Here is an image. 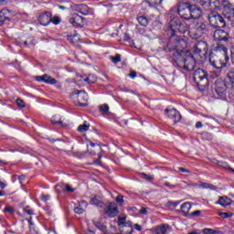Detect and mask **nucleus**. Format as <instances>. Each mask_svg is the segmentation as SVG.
Masks as SVG:
<instances>
[{
  "instance_id": "nucleus-6",
  "label": "nucleus",
  "mask_w": 234,
  "mask_h": 234,
  "mask_svg": "<svg viewBox=\"0 0 234 234\" xmlns=\"http://www.w3.org/2000/svg\"><path fill=\"white\" fill-rule=\"evenodd\" d=\"M194 81L199 89H207L209 87V79H207V71L197 69L194 72Z\"/></svg>"
},
{
  "instance_id": "nucleus-51",
  "label": "nucleus",
  "mask_w": 234,
  "mask_h": 234,
  "mask_svg": "<svg viewBox=\"0 0 234 234\" xmlns=\"http://www.w3.org/2000/svg\"><path fill=\"white\" fill-rule=\"evenodd\" d=\"M24 45H25V47H32V45H34V42L32 41V40H26L25 42H24Z\"/></svg>"
},
{
  "instance_id": "nucleus-5",
  "label": "nucleus",
  "mask_w": 234,
  "mask_h": 234,
  "mask_svg": "<svg viewBox=\"0 0 234 234\" xmlns=\"http://www.w3.org/2000/svg\"><path fill=\"white\" fill-rule=\"evenodd\" d=\"M208 50L207 42L200 40L194 46V58H197L199 63H202L206 61V56H207Z\"/></svg>"
},
{
  "instance_id": "nucleus-4",
  "label": "nucleus",
  "mask_w": 234,
  "mask_h": 234,
  "mask_svg": "<svg viewBox=\"0 0 234 234\" xmlns=\"http://www.w3.org/2000/svg\"><path fill=\"white\" fill-rule=\"evenodd\" d=\"M229 61V55L209 54V63L213 69L217 70H222L224 67H228Z\"/></svg>"
},
{
  "instance_id": "nucleus-45",
  "label": "nucleus",
  "mask_w": 234,
  "mask_h": 234,
  "mask_svg": "<svg viewBox=\"0 0 234 234\" xmlns=\"http://www.w3.org/2000/svg\"><path fill=\"white\" fill-rule=\"evenodd\" d=\"M24 213H27V215H34V210L27 206L24 208Z\"/></svg>"
},
{
  "instance_id": "nucleus-7",
  "label": "nucleus",
  "mask_w": 234,
  "mask_h": 234,
  "mask_svg": "<svg viewBox=\"0 0 234 234\" xmlns=\"http://www.w3.org/2000/svg\"><path fill=\"white\" fill-rule=\"evenodd\" d=\"M208 21L213 28H224V27H226V20H224V17L217 12L208 14Z\"/></svg>"
},
{
  "instance_id": "nucleus-43",
  "label": "nucleus",
  "mask_w": 234,
  "mask_h": 234,
  "mask_svg": "<svg viewBox=\"0 0 234 234\" xmlns=\"http://www.w3.org/2000/svg\"><path fill=\"white\" fill-rule=\"evenodd\" d=\"M51 23H53V25H59L61 23V18L59 16H54L51 18Z\"/></svg>"
},
{
  "instance_id": "nucleus-40",
  "label": "nucleus",
  "mask_w": 234,
  "mask_h": 234,
  "mask_svg": "<svg viewBox=\"0 0 234 234\" xmlns=\"http://www.w3.org/2000/svg\"><path fill=\"white\" fill-rule=\"evenodd\" d=\"M219 217H221V218H230V217H233V213H230V212H220L219 213Z\"/></svg>"
},
{
  "instance_id": "nucleus-33",
  "label": "nucleus",
  "mask_w": 234,
  "mask_h": 234,
  "mask_svg": "<svg viewBox=\"0 0 234 234\" xmlns=\"http://www.w3.org/2000/svg\"><path fill=\"white\" fill-rule=\"evenodd\" d=\"M137 21L142 27H147V25L149 24V21L145 16H138Z\"/></svg>"
},
{
  "instance_id": "nucleus-16",
  "label": "nucleus",
  "mask_w": 234,
  "mask_h": 234,
  "mask_svg": "<svg viewBox=\"0 0 234 234\" xmlns=\"http://www.w3.org/2000/svg\"><path fill=\"white\" fill-rule=\"evenodd\" d=\"M199 3L205 10H217L219 5L218 0H200Z\"/></svg>"
},
{
  "instance_id": "nucleus-41",
  "label": "nucleus",
  "mask_w": 234,
  "mask_h": 234,
  "mask_svg": "<svg viewBox=\"0 0 234 234\" xmlns=\"http://www.w3.org/2000/svg\"><path fill=\"white\" fill-rule=\"evenodd\" d=\"M100 111L103 112L104 114H107L109 112V105L108 104H102L100 106Z\"/></svg>"
},
{
  "instance_id": "nucleus-61",
  "label": "nucleus",
  "mask_w": 234,
  "mask_h": 234,
  "mask_svg": "<svg viewBox=\"0 0 234 234\" xmlns=\"http://www.w3.org/2000/svg\"><path fill=\"white\" fill-rule=\"evenodd\" d=\"M130 78H132V80H134V78H136V71H132L130 74H129Z\"/></svg>"
},
{
  "instance_id": "nucleus-58",
  "label": "nucleus",
  "mask_w": 234,
  "mask_h": 234,
  "mask_svg": "<svg viewBox=\"0 0 234 234\" xmlns=\"http://www.w3.org/2000/svg\"><path fill=\"white\" fill-rule=\"evenodd\" d=\"M133 228H134V229H136L137 231H142V226H140L139 224H134Z\"/></svg>"
},
{
  "instance_id": "nucleus-11",
  "label": "nucleus",
  "mask_w": 234,
  "mask_h": 234,
  "mask_svg": "<svg viewBox=\"0 0 234 234\" xmlns=\"http://www.w3.org/2000/svg\"><path fill=\"white\" fill-rule=\"evenodd\" d=\"M223 10L229 21H234V5L229 0H223Z\"/></svg>"
},
{
  "instance_id": "nucleus-26",
  "label": "nucleus",
  "mask_w": 234,
  "mask_h": 234,
  "mask_svg": "<svg viewBox=\"0 0 234 234\" xmlns=\"http://www.w3.org/2000/svg\"><path fill=\"white\" fill-rule=\"evenodd\" d=\"M96 76L89 75L88 77H81L80 81H84L85 83H96Z\"/></svg>"
},
{
  "instance_id": "nucleus-30",
  "label": "nucleus",
  "mask_w": 234,
  "mask_h": 234,
  "mask_svg": "<svg viewBox=\"0 0 234 234\" xmlns=\"http://www.w3.org/2000/svg\"><path fill=\"white\" fill-rule=\"evenodd\" d=\"M217 165H218V167H222L223 169H229V171H231L232 173H234V169L231 168L228 163L224 162V161H219L217 162Z\"/></svg>"
},
{
  "instance_id": "nucleus-62",
  "label": "nucleus",
  "mask_w": 234,
  "mask_h": 234,
  "mask_svg": "<svg viewBox=\"0 0 234 234\" xmlns=\"http://www.w3.org/2000/svg\"><path fill=\"white\" fill-rule=\"evenodd\" d=\"M179 171H180L181 173H190L189 170H187V169H186V168H184V167H179Z\"/></svg>"
},
{
  "instance_id": "nucleus-2",
  "label": "nucleus",
  "mask_w": 234,
  "mask_h": 234,
  "mask_svg": "<svg viewBox=\"0 0 234 234\" xmlns=\"http://www.w3.org/2000/svg\"><path fill=\"white\" fill-rule=\"evenodd\" d=\"M189 25L186 22L180 21V19L174 17L170 21V40L167 44L168 50H175V48L180 47V45H186V40L176 37V32L179 34H186L189 32Z\"/></svg>"
},
{
  "instance_id": "nucleus-20",
  "label": "nucleus",
  "mask_w": 234,
  "mask_h": 234,
  "mask_svg": "<svg viewBox=\"0 0 234 234\" xmlns=\"http://www.w3.org/2000/svg\"><path fill=\"white\" fill-rule=\"evenodd\" d=\"M210 54H219V56H229L228 55V48L222 44H217V46L214 48V52H211Z\"/></svg>"
},
{
  "instance_id": "nucleus-31",
  "label": "nucleus",
  "mask_w": 234,
  "mask_h": 234,
  "mask_svg": "<svg viewBox=\"0 0 234 234\" xmlns=\"http://www.w3.org/2000/svg\"><path fill=\"white\" fill-rule=\"evenodd\" d=\"M93 224H94L95 227L98 228V229H100V231H102V233H106L107 232V226L101 224V222L94 221Z\"/></svg>"
},
{
  "instance_id": "nucleus-56",
  "label": "nucleus",
  "mask_w": 234,
  "mask_h": 234,
  "mask_svg": "<svg viewBox=\"0 0 234 234\" xmlns=\"http://www.w3.org/2000/svg\"><path fill=\"white\" fill-rule=\"evenodd\" d=\"M45 211L48 213V215H52V210L50 209V207L47 206L45 207Z\"/></svg>"
},
{
  "instance_id": "nucleus-54",
  "label": "nucleus",
  "mask_w": 234,
  "mask_h": 234,
  "mask_svg": "<svg viewBox=\"0 0 234 234\" xmlns=\"http://www.w3.org/2000/svg\"><path fill=\"white\" fill-rule=\"evenodd\" d=\"M37 81H44L45 82V75L43 76H37L36 77Z\"/></svg>"
},
{
  "instance_id": "nucleus-50",
  "label": "nucleus",
  "mask_w": 234,
  "mask_h": 234,
  "mask_svg": "<svg viewBox=\"0 0 234 234\" xmlns=\"http://www.w3.org/2000/svg\"><path fill=\"white\" fill-rule=\"evenodd\" d=\"M51 123H52L53 125H62V126H63V122H61V121H56V120H54V119L51 120Z\"/></svg>"
},
{
  "instance_id": "nucleus-19",
  "label": "nucleus",
  "mask_w": 234,
  "mask_h": 234,
  "mask_svg": "<svg viewBox=\"0 0 234 234\" xmlns=\"http://www.w3.org/2000/svg\"><path fill=\"white\" fill-rule=\"evenodd\" d=\"M85 18L78 14H74L73 16L69 19V23L73 25V27H81L83 20Z\"/></svg>"
},
{
  "instance_id": "nucleus-21",
  "label": "nucleus",
  "mask_w": 234,
  "mask_h": 234,
  "mask_svg": "<svg viewBox=\"0 0 234 234\" xmlns=\"http://www.w3.org/2000/svg\"><path fill=\"white\" fill-rule=\"evenodd\" d=\"M81 206H83L84 207H87V206H89V204L85 200L81 201L80 204H79V207H76L74 208V212L77 215H83V213L85 212V208H83V207H81Z\"/></svg>"
},
{
  "instance_id": "nucleus-15",
  "label": "nucleus",
  "mask_w": 234,
  "mask_h": 234,
  "mask_svg": "<svg viewBox=\"0 0 234 234\" xmlns=\"http://www.w3.org/2000/svg\"><path fill=\"white\" fill-rule=\"evenodd\" d=\"M213 37L216 41H229V33L224 29H216Z\"/></svg>"
},
{
  "instance_id": "nucleus-18",
  "label": "nucleus",
  "mask_w": 234,
  "mask_h": 234,
  "mask_svg": "<svg viewBox=\"0 0 234 234\" xmlns=\"http://www.w3.org/2000/svg\"><path fill=\"white\" fill-rule=\"evenodd\" d=\"M75 10H76V12H79L82 16H90V15L94 14L92 9L90 8L89 6H87V5H85V4H80V5H76Z\"/></svg>"
},
{
  "instance_id": "nucleus-38",
  "label": "nucleus",
  "mask_w": 234,
  "mask_h": 234,
  "mask_svg": "<svg viewBox=\"0 0 234 234\" xmlns=\"http://www.w3.org/2000/svg\"><path fill=\"white\" fill-rule=\"evenodd\" d=\"M126 220H127V217H118V221H117V224H118V226H125V222H126Z\"/></svg>"
},
{
  "instance_id": "nucleus-35",
  "label": "nucleus",
  "mask_w": 234,
  "mask_h": 234,
  "mask_svg": "<svg viewBox=\"0 0 234 234\" xmlns=\"http://www.w3.org/2000/svg\"><path fill=\"white\" fill-rule=\"evenodd\" d=\"M202 140H207V142L213 140V135L210 133L204 132L201 133Z\"/></svg>"
},
{
  "instance_id": "nucleus-34",
  "label": "nucleus",
  "mask_w": 234,
  "mask_h": 234,
  "mask_svg": "<svg viewBox=\"0 0 234 234\" xmlns=\"http://www.w3.org/2000/svg\"><path fill=\"white\" fill-rule=\"evenodd\" d=\"M165 233H167V229H165V226L161 225L156 227L155 234H165Z\"/></svg>"
},
{
  "instance_id": "nucleus-52",
  "label": "nucleus",
  "mask_w": 234,
  "mask_h": 234,
  "mask_svg": "<svg viewBox=\"0 0 234 234\" xmlns=\"http://www.w3.org/2000/svg\"><path fill=\"white\" fill-rule=\"evenodd\" d=\"M49 198H50V196H48V195H47V196L42 195V196H41V200H42L43 202H48V200H49Z\"/></svg>"
},
{
  "instance_id": "nucleus-59",
  "label": "nucleus",
  "mask_w": 234,
  "mask_h": 234,
  "mask_svg": "<svg viewBox=\"0 0 234 234\" xmlns=\"http://www.w3.org/2000/svg\"><path fill=\"white\" fill-rule=\"evenodd\" d=\"M201 187H203L204 189H208L209 188V184L207 183H201Z\"/></svg>"
},
{
  "instance_id": "nucleus-46",
  "label": "nucleus",
  "mask_w": 234,
  "mask_h": 234,
  "mask_svg": "<svg viewBox=\"0 0 234 234\" xmlns=\"http://www.w3.org/2000/svg\"><path fill=\"white\" fill-rule=\"evenodd\" d=\"M230 58H231L232 64L234 65V44L230 47Z\"/></svg>"
},
{
  "instance_id": "nucleus-55",
  "label": "nucleus",
  "mask_w": 234,
  "mask_h": 234,
  "mask_svg": "<svg viewBox=\"0 0 234 234\" xmlns=\"http://www.w3.org/2000/svg\"><path fill=\"white\" fill-rule=\"evenodd\" d=\"M123 40H124V41H131V36H129L128 33H125V34H124Z\"/></svg>"
},
{
  "instance_id": "nucleus-25",
  "label": "nucleus",
  "mask_w": 234,
  "mask_h": 234,
  "mask_svg": "<svg viewBox=\"0 0 234 234\" xmlns=\"http://www.w3.org/2000/svg\"><path fill=\"white\" fill-rule=\"evenodd\" d=\"M90 204H91V206H96L97 207H103V202L100 200V197H98V196L93 197L90 199Z\"/></svg>"
},
{
  "instance_id": "nucleus-3",
  "label": "nucleus",
  "mask_w": 234,
  "mask_h": 234,
  "mask_svg": "<svg viewBox=\"0 0 234 234\" xmlns=\"http://www.w3.org/2000/svg\"><path fill=\"white\" fill-rule=\"evenodd\" d=\"M207 32V25L204 21L195 20L189 28L188 34L192 39H200Z\"/></svg>"
},
{
  "instance_id": "nucleus-64",
  "label": "nucleus",
  "mask_w": 234,
  "mask_h": 234,
  "mask_svg": "<svg viewBox=\"0 0 234 234\" xmlns=\"http://www.w3.org/2000/svg\"><path fill=\"white\" fill-rule=\"evenodd\" d=\"M166 187H170L171 189H173V187H175L174 185H170L169 182H165L164 184Z\"/></svg>"
},
{
  "instance_id": "nucleus-60",
  "label": "nucleus",
  "mask_w": 234,
  "mask_h": 234,
  "mask_svg": "<svg viewBox=\"0 0 234 234\" xmlns=\"http://www.w3.org/2000/svg\"><path fill=\"white\" fill-rule=\"evenodd\" d=\"M140 213L141 215H147V208L145 207L141 208Z\"/></svg>"
},
{
  "instance_id": "nucleus-32",
  "label": "nucleus",
  "mask_w": 234,
  "mask_h": 234,
  "mask_svg": "<svg viewBox=\"0 0 234 234\" xmlns=\"http://www.w3.org/2000/svg\"><path fill=\"white\" fill-rule=\"evenodd\" d=\"M90 127V124H87V121H85L83 124H81L78 127L77 131L79 133H85V132L89 131Z\"/></svg>"
},
{
  "instance_id": "nucleus-24",
  "label": "nucleus",
  "mask_w": 234,
  "mask_h": 234,
  "mask_svg": "<svg viewBox=\"0 0 234 234\" xmlns=\"http://www.w3.org/2000/svg\"><path fill=\"white\" fill-rule=\"evenodd\" d=\"M231 202V199L229 198L228 197H219L218 204H219L223 207H226L227 206H230Z\"/></svg>"
},
{
  "instance_id": "nucleus-29",
  "label": "nucleus",
  "mask_w": 234,
  "mask_h": 234,
  "mask_svg": "<svg viewBox=\"0 0 234 234\" xmlns=\"http://www.w3.org/2000/svg\"><path fill=\"white\" fill-rule=\"evenodd\" d=\"M44 83H48L49 85H56L58 80L56 79L45 74L44 75Z\"/></svg>"
},
{
  "instance_id": "nucleus-53",
  "label": "nucleus",
  "mask_w": 234,
  "mask_h": 234,
  "mask_svg": "<svg viewBox=\"0 0 234 234\" xmlns=\"http://www.w3.org/2000/svg\"><path fill=\"white\" fill-rule=\"evenodd\" d=\"M74 37H76V36H72V35L67 36V38L69 39V41H70V43H75Z\"/></svg>"
},
{
  "instance_id": "nucleus-10",
  "label": "nucleus",
  "mask_w": 234,
  "mask_h": 234,
  "mask_svg": "<svg viewBox=\"0 0 234 234\" xmlns=\"http://www.w3.org/2000/svg\"><path fill=\"white\" fill-rule=\"evenodd\" d=\"M70 98H77L79 105L80 107H87V101H89V95L85 90H74Z\"/></svg>"
},
{
  "instance_id": "nucleus-1",
  "label": "nucleus",
  "mask_w": 234,
  "mask_h": 234,
  "mask_svg": "<svg viewBox=\"0 0 234 234\" xmlns=\"http://www.w3.org/2000/svg\"><path fill=\"white\" fill-rule=\"evenodd\" d=\"M186 47L185 45H179L175 49L169 50V48H167V45L163 48V50L165 52H174L173 53V64L175 67H178L179 69H183V70H186L187 72H191L195 70V63H197V58H195V56L187 50L180 49L184 48Z\"/></svg>"
},
{
  "instance_id": "nucleus-9",
  "label": "nucleus",
  "mask_w": 234,
  "mask_h": 234,
  "mask_svg": "<svg viewBox=\"0 0 234 234\" xmlns=\"http://www.w3.org/2000/svg\"><path fill=\"white\" fill-rule=\"evenodd\" d=\"M190 10H191V3L182 2V3H179L178 5L177 14L183 19H186L187 21H189Z\"/></svg>"
},
{
  "instance_id": "nucleus-36",
  "label": "nucleus",
  "mask_w": 234,
  "mask_h": 234,
  "mask_svg": "<svg viewBox=\"0 0 234 234\" xmlns=\"http://www.w3.org/2000/svg\"><path fill=\"white\" fill-rule=\"evenodd\" d=\"M198 185L196 183H187L186 181L181 182V186L182 187H197Z\"/></svg>"
},
{
  "instance_id": "nucleus-39",
  "label": "nucleus",
  "mask_w": 234,
  "mask_h": 234,
  "mask_svg": "<svg viewBox=\"0 0 234 234\" xmlns=\"http://www.w3.org/2000/svg\"><path fill=\"white\" fill-rule=\"evenodd\" d=\"M55 190L57 193H61L63 191H65V185L63 184H58L55 186Z\"/></svg>"
},
{
  "instance_id": "nucleus-12",
  "label": "nucleus",
  "mask_w": 234,
  "mask_h": 234,
  "mask_svg": "<svg viewBox=\"0 0 234 234\" xmlns=\"http://www.w3.org/2000/svg\"><path fill=\"white\" fill-rule=\"evenodd\" d=\"M119 213L120 210H118V206H116V203L110 202L104 208V214H106L110 218H114V217H116Z\"/></svg>"
},
{
  "instance_id": "nucleus-13",
  "label": "nucleus",
  "mask_w": 234,
  "mask_h": 234,
  "mask_svg": "<svg viewBox=\"0 0 234 234\" xmlns=\"http://www.w3.org/2000/svg\"><path fill=\"white\" fill-rule=\"evenodd\" d=\"M52 21V13L46 11L44 13H40L38 16V23L43 27H47L50 25Z\"/></svg>"
},
{
  "instance_id": "nucleus-57",
  "label": "nucleus",
  "mask_w": 234,
  "mask_h": 234,
  "mask_svg": "<svg viewBox=\"0 0 234 234\" xmlns=\"http://www.w3.org/2000/svg\"><path fill=\"white\" fill-rule=\"evenodd\" d=\"M200 210H196V211H194V212H192V216L193 217H200Z\"/></svg>"
},
{
  "instance_id": "nucleus-42",
  "label": "nucleus",
  "mask_w": 234,
  "mask_h": 234,
  "mask_svg": "<svg viewBox=\"0 0 234 234\" xmlns=\"http://www.w3.org/2000/svg\"><path fill=\"white\" fill-rule=\"evenodd\" d=\"M115 202L117 204H119V206H123V196L122 195H119L116 198H115Z\"/></svg>"
},
{
  "instance_id": "nucleus-37",
  "label": "nucleus",
  "mask_w": 234,
  "mask_h": 234,
  "mask_svg": "<svg viewBox=\"0 0 234 234\" xmlns=\"http://www.w3.org/2000/svg\"><path fill=\"white\" fill-rule=\"evenodd\" d=\"M110 58L112 59V63H120V61H122V55L116 54L114 57H110Z\"/></svg>"
},
{
  "instance_id": "nucleus-47",
  "label": "nucleus",
  "mask_w": 234,
  "mask_h": 234,
  "mask_svg": "<svg viewBox=\"0 0 234 234\" xmlns=\"http://www.w3.org/2000/svg\"><path fill=\"white\" fill-rule=\"evenodd\" d=\"M65 191H67L68 193H74V188H72L70 185H65Z\"/></svg>"
},
{
  "instance_id": "nucleus-44",
  "label": "nucleus",
  "mask_w": 234,
  "mask_h": 234,
  "mask_svg": "<svg viewBox=\"0 0 234 234\" xmlns=\"http://www.w3.org/2000/svg\"><path fill=\"white\" fill-rule=\"evenodd\" d=\"M16 105L18 107H20V109H24V107H26L25 101H23L21 99H17L16 100Z\"/></svg>"
},
{
  "instance_id": "nucleus-22",
  "label": "nucleus",
  "mask_w": 234,
  "mask_h": 234,
  "mask_svg": "<svg viewBox=\"0 0 234 234\" xmlns=\"http://www.w3.org/2000/svg\"><path fill=\"white\" fill-rule=\"evenodd\" d=\"M6 14H8V9L0 11V27H3L5 21H10V17H8Z\"/></svg>"
},
{
  "instance_id": "nucleus-23",
  "label": "nucleus",
  "mask_w": 234,
  "mask_h": 234,
  "mask_svg": "<svg viewBox=\"0 0 234 234\" xmlns=\"http://www.w3.org/2000/svg\"><path fill=\"white\" fill-rule=\"evenodd\" d=\"M226 83H228L232 89H234V70H230L228 72Z\"/></svg>"
},
{
  "instance_id": "nucleus-28",
  "label": "nucleus",
  "mask_w": 234,
  "mask_h": 234,
  "mask_svg": "<svg viewBox=\"0 0 234 234\" xmlns=\"http://www.w3.org/2000/svg\"><path fill=\"white\" fill-rule=\"evenodd\" d=\"M163 1L164 0H145V3H147L148 6L151 8H154V6L162 5Z\"/></svg>"
},
{
  "instance_id": "nucleus-27",
  "label": "nucleus",
  "mask_w": 234,
  "mask_h": 234,
  "mask_svg": "<svg viewBox=\"0 0 234 234\" xmlns=\"http://www.w3.org/2000/svg\"><path fill=\"white\" fill-rule=\"evenodd\" d=\"M190 209H191V204L189 202H186L181 205V211L185 215H188Z\"/></svg>"
},
{
  "instance_id": "nucleus-49",
  "label": "nucleus",
  "mask_w": 234,
  "mask_h": 234,
  "mask_svg": "<svg viewBox=\"0 0 234 234\" xmlns=\"http://www.w3.org/2000/svg\"><path fill=\"white\" fill-rule=\"evenodd\" d=\"M5 211L6 213L12 214V213H14V208H12V207H10V206L7 205V206H5Z\"/></svg>"
},
{
  "instance_id": "nucleus-17",
  "label": "nucleus",
  "mask_w": 234,
  "mask_h": 234,
  "mask_svg": "<svg viewBox=\"0 0 234 234\" xmlns=\"http://www.w3.org/2000/svg\"><path fill=\"white\" fill-rule=\"evenodd\" d=\"M202 17V9L197 5L190 4L189 19H200Z\"/></svg>"
},
{
  "instance_id": "nucleus-14",
  "label": "nucleus",
  "mask_w": 234,
  "mask_h": 234,
  "mask_svg": "<svg viewBox=\"0 0 234 234\" xmlns=\"http://www.w3.org/2000/svg\"><path fill=\"white\" fill-rule=\"evenodd\" d=\"M165 112L168 118L173 120L174 123H178L182 120V115L176 109H165Z\"/></svg>"
},
{
  "instance_id": "nucleus-48",
  "label": "nucleus",
  "mask_w": 234,
  "mask_h": 234,
  "mask_svg": "<svg viewBox=\"0 0 234 234\" xmlns=\"http://www.w3.org/2000/svg\"><path fill=\"white\" fill-rule=\"evenodd\" d=\"M203 233L204 234H215V230H213L212 229H204Z\"/></svg>"
},
{
  "instance_id": "nucleus-63",
  "label": "nucleus",
  "mask_w": 234,
  "mask_h": 234,
  "mask_svg": "<svg viewBox=\"0 0 234 234\" xmlns=\"http://www.w3.org/2000/svg\"><path fill=\"white\" fill-rule=\"evenodd\" d=\"M0 187L1 189H5V187H6V184L0 180Z\"/></svg>"
},
{
  "instance_id": "nucleus-8",
  "label": "nucleus",
  "mask_w": 234,
  "mask_h": 234,
  "mask_svg": "<svg viewBox=\"0 0 234 234\" xmlns=\"http://www.w3.org/2000/svg\"><path fill=\"white\" fill-rule=\"evenodd\" d=\"M228 86L229 85L226 82V80H223L222 79H218L213 85V89L217 96L222 97L226 96V90H228Z\"/></svg>"
}]
</instances>
